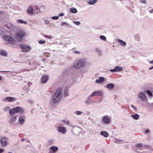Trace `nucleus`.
Segmentation results:
<instances>
[{"mask_svg":"<svg viewBox=\"0 0 153 153\" xmlns=\"http://www.w3.org/2000/svg\"><path fill=\"white\" fill-rule=\"evenodd\" d=\"M62 96V89L59 88L56 91L53 95V102L55 103L59 102L61 100Z\"/></svg>","mask_w":153,"mask_h":153,"instance_id":"1","label":"nucleus"},{"mask_svg":"<svg viewBox=\"0 0 153 153\" xmlns=\"http://www.w3.org/2000/svg\"><path fill=\"white\" fill-rule=\"evenodd\" d=\"M27 33L25 30L20 29L17 32L15 36V38L18 41L21 42L23 37L27 35Z\"/></svg>","mask_w":153,"mask_h":153,"instance_id":"2","label":"nucleus"},{"mask_svg":"<svg viewBox=\"0 0 153 153\" xmlns=\"http://www.w3.org/2000/svg\"><path fill=\"white\" fill-rule=\"evenodd\" d=\"M24 112V110L23 108L19 106H17L11 109L9 111L11 115H14L16 113L22 114Z\"/></svg>","mask_w":153,"mask_h":153,"instance_id":"3","label":"nucleus"},{"mask_svg":"<svg viewBox=\"0 0 153 153\" xmlns=\"http://www.w3.org/2000/svg\"><path fill=\"white\" fill-rule=\"evenodd\" d=\"M3 39L12 45H16L17 44L14 39L10 36H3Z\"/></svg>","mask_w":153,"mask_h":153,"instance_id":"4","label":"nucleus"},{"mask_svg":"<svg viewBox=\"0 0 153 153\" xmlns=\"http://www.w3.org/2000/svg\"><path fill=\"white\" fill-rule=\"evenodd\" d=\"M85 62V60L80 59L79 60H76L74 63V66L75 68H79L84 66Z\"/></svg>","mask_w":153,"mask_h":153,"instance_id":"5","label":"nucleus"},{"mask_svg":"<svg viewBox=\"0 0 153 153\" xmlns=\"http://www.w3.org/2000/svg\"><path fill=\"white\" fill-rule=\"evenodd\" d=\"M20 47L22 49V52H26L29 51L31 49V48L30 47L26 45H21Z\"/></svg>","mask_w":153,"mask_h":153,"instance_id":"6","label":"nucleus"},{"mask_svg":"<svg viewBox=\"0 0 153 153\" xmlns=\"http://www.w3.org/2000/svg\"><path fill=\"white\" fill-rule=\"evenodd\" d=\"M138 97L143 101H145L147 100L146 96L143 92H141L139 94Z\"/></svg>","mask_w":153,"mask_h":153,"instance_id":"7","label":"nucleus"},{"mask_svg":"<svg viewBox=\"0 0 153 153\" xmlns=\"http://www.w3.org/2000/svg\"><path fill=\"white\" fill-rule=\"evenodd\" d=\"M57 129L59 132H61L63 134L65 133L66 131V128L64 127L59 126L57 127Z\"/></svg>","mask_w":153,"mask_h":153,"instance_id":"8","label":"nucleus"},{"mask_svg":"<svg viewBox=\"0 0 153 153\" xmlns=\"http://www.w3.org/2000/svg\"><path fill=\"white\" fill-rule=\"evenodd\" d=\"M102 92L101 91H95L91 95V97L95 96H101L102 95Z\"/></svg>","mask_w":153,"mask_h":153,"instance_id":"9","label":"nucleus"},{"mask_svg":"<svg viewBox=\"0 0 153 153\" xmlns=\"http://www.w3.org/2000/svg\"><path fill=\"white\" fill-rule=\"evenodd\" d=\"M123 71V68L119 66H116L114 69H111L110 71L111 72L117 71Z\"/></svg>","mask_w":153,"mask_h":153,"instance_id":"10","label":"nucleus"},{"mask_svg":"<svg viewBox=\"0 0 153 153\" xmlns=\"http://www.w3.org/2000/svg\"><path fill=\"white\" fill-rule=\"evenodd\" d=\"M103 122L105 124H108L110 122V119L107 115L104 116L102 118Z\"/></svg>","mask_w":153,"mask_h":153,"instance_id":"11","label":"nucleus"},{"mask_svg":"<svg viewBox=\"0 0 153 153\" xmlns=\"http://www.w3.org/2000/svg\"><path fill=\"white\" fill-rule=\"evenodd\" d=\"M16 100V99L15 98L10 97H7L4 99L5 101H7L9 102H12L15 101Z\"/></svg>","mask_w":153,"mask_h":153,"instance_id":"12","label":"nucleus"},{"mask_svg":"<svg viewBox=\"0 0 153 153\" xmlns=\"http://www.w3.org/2000/svg\"><path fill=\"white\" fill-rule=\"evenodd\" d=\"M25 117L24 116H21L19 119V122L21 125L23 124L25 122Z\"/></svg>","mask_w":153,"mask_h":153,"instance_id":"13","label":"nucleus"},{"mask_svg":"<svg viewBox=\"0 0 153 153\" xmlns=\"http://www.w3.org/2000/svg\"><path fill=\"white\" fill-rule=\"evenodd\" d=\"M1 143L3 146H5L7 144V140L5 137H3L1 140Z\"/></svg>","mask_w":153,"mask_h":153,"instance_id":"14","label":"nucleus"},{"mask_svg":"<svg viewBox=\"0 0 153 153\" xmlns=\"http://www.w3.org/2000/svg\"><path fill=\"white\" fill-rule=\"evenodd\" d=\"M48 76L47 75H43L42 78V82L43 83H46L48 81Z\"/></svg>","mask_w":153,"mask_h":153,"instance_id":"15","label":"nucleus"},{"mask_svg":"<svg viewBox=\"0 0 153 153\" xmlns=\"http://www.w3.org/2000/svg\"><path fill=\"white\" fill-rule=\"evenodd\" d=\"M105 79L103 77H100L99 78V79L97 80L96 81V82L97 83L100 84L104 81Z\"/></svg>","mask_w":153,"mask_h":153,"instance_id":"16","label":"nucleus"},{"mask_svg":"<svg viewBox=\"0 0 153 153\" xmlns=\"http://www.w3.org/2000/svg\"><path fill=\"white\" fill-rule=\"evenodd\" d=\"M33 12V9L30 6L27 10V13L29 15H32Z\"/></svg>","mask_w":153,"mask_h":153,"instance_id":"17","label":"nucleus"},{"mask_svg":"<svg viewBox=\"0 0 153 153\" xmlns=\"http://www.w3.org/2000/svg\"><path fill=\"white\" fill-rule=\"evenodd\" d=\"M114 85L112 83L108 84L106 86V88L110 89H113L114 88Z\"/></svg>","mask_w":153,"mask_h":153,"instance_id":"18","label":"nucleus"},{"mask_svg":"<svg viewBox=\"0 0 153 153\" xmlns=\"http://www.w3.org/2000/svg\"><path fill=\"white\" fill-rule=\"evenodd\" d=\"M50 149L52 150L53 152H56L58 150V148L56 146H52L50 148Z\"/></svg>","mask_w":153,"mask_h":153,"instance_id":"19","label":"nucleus"},{"mask_svg":"<svg viewBox=\"0 0 153 153\" xmlns=\"http://www.w3.org/2000/svg\"><path fill=\"white\" fill-rule=\"evenodd\" d=\"M117 41L122 46H124L126 45V42L121 40L118 39Z\"/></svg>","mask_w":153,"mask_h":153,"instance_id":"20","label":"nucleus"},{"mask_svg":"<svg viewBox=\"0 0 153 153\" xmlns=\"http://www.w3.org/2000/svg\"><path fill=\"white\" fill-rule=\"evenodd\" d=\"M101 135L104 136L105 137H107L108 136V134L105 131H102L101 132Z\"/></svg>","mask_w":153,"mask_h":153,"instance_id":"21","label":"nucleus"},{"mask_svg":"<svg viewBox=\"0 0 153 153\" xmlns=\"http://www.w3.org/2000/svg\"><path fill=\"white\" fill-rule=\"evenodd\" d=\"M131 116L133 119L136 120H138L139 117V115L136 114H135L134 115H131Z\"/></svg>","mask_w":153,"mask_h":153,"instance_id":"22","label":"nucleus"},{"mask_svg":"<svg viewBox=\"0 0 153 153\" xmlns=\"http://www.w3.org/2000/svg\"><path fill=\"white\" fill-rule=\"evenodd\" d=\"M16 120V117L13 116L12 117L11 120H10V123H13Z\"/></svg>","mask_w":153,"mask_h":153,"instance_id":"23","label":"nucleus"},{"mask_svg":"<svg viewBox=\"0 0 153 153\" xmlns=\"http://www.w3.org/2000/svg\"><path fill=\"white\" fill-rule=\"evenodd\" d=\"M97 1V0H91L88 1V4H93L95 3Z\"/></svg>","mask_w":153,"mask_h":153,"instance_id":"24","label":"nucleus"},{"mask_svg":"<svg viewBox=\"0 0 153 153\" xmlns=\"http://www.w3.org/2000/svg\"><path fill=\"white\" fill-rule=\"evenodd\" d=\"M17 22L20 24H27V22H26L22 20H17Z\"/></svg>","mask_w":153,"mask_h":153,"instance_id":"25","label":"nucleus"},{"mask_svg":"<svg viewBox=\"0 0 153 153\" xmlns=\"http://www.w3.org/2000/svg\"><path fill=\"white\" fill-rule=\"evenodd\" d=\"M70 11L71 12L73 13H75L77 12L76 9L75 8H71L70 9Z\"/></svg>","mask_w":153,"mask_h":153,"instance_id":"26","label":"nucleus"},{"mask_svg":"<svg viewBox=\"0 0 153 153\" xmlns=\"http://www.w3.org/2000/svg\"><path fill=\"white\" fill-rule=\"evenodd\" d=\"M144 92H146L149 96H151V97H152V96H153L152 94V93L151 91H150L148 90L147 91H145Z\"/></svg>","mask_w":153,"mask_h":153,"instance_id":"27","label":"nucleus"},{"mask_svg":"<svg viewBox=\"0 0 153 153\" xmlns=\"http://www.w3.org/2000/svg\"><path fill=\"white\" fill-rule=\"evenodd\" d=\"M1 54L3 56H6L7 55V53L4 51H1L0 52Z\"/></svg>","mask_w":153,"mask_h":153,"instance_id":"28","label":"nucleus"},{"mask_svg":"<svg viewBox=\"0 0 153 153\" xmlns=\"http://www.w3.org/2000/svg\"><path fill=\"white\" fill-rule=\"evenodd\" d=\"M100 38L101 39L103 40V41H105L106 40V37L104 36L101 35L100 36Z\"/></svg>","mask_w":153,"mask_h":153,"instance_id":"29","label":"nucleus"},{"mask_svg":"<svg viewBox=\"0 0 153 153\" xmlns=\"http://www.w3.org/2000/svg\"><path fill=\"white\" fill-rule=\"evenodd\" d=\"M62 121L67 125H68L70 124V122L68 120H62Z\"/></svg>","mask_w":153,"mask_h":153,"instance_id":"30","label":"nucleus"},{"mask_svg":"<svg viewBox=\"0 0 153 153\" xmlns=\"http://www.w3.org/2000/svg\"><path fill=\"white\" fill-rule=\"evenodd\" d=\"M142 145L141 143H139L137 144L136 147L138 148H142Z\"/></svg>","mask_w":153,"mask_h":153,"instance_id":"31","label":"nucleus"},{"mask_svg":"<svg viewBox=\"0 0 153 153\" xmlns=\"http://www.w3.org/2000/svg\"><path fill=\"white\" fill-rule=\"evenodd\" d=\"M10 108L9 106H7V107H5L4 109V110L6 111L9 110Z\"/></svg>","mask_w":153,"mask_h":153,"instance_id":"32","label":"nucleus"},{"mask_svg":"<svg viewBox=\"0 0 153 153\" xmlns=\"http://www.w3.org/2000/svg\"><path fill=\"white\" fill-rule=\"evenodd\" d=\"M36 13H38L40 11V10L39 8L37 6H36Z\"/></svg>","mask_w":153,"mask_h":153,"instance_id":"33","label":"nucleus"},{"mask_svg":"<svg viewBox=\"0 0 153 153\" xmlns=\"http://www.w3.org/2000/svg\"><path fill=\"white\" fill-rule=\"evenodd\" d=\"M45 41H44V40L43 41L42 40H39V43L40 44H44V43H45Z\"/></svg>","mask_w":153,"mask_h":153,"instance_id":"34","label":"nucleus"},{"mask_svg":"<svg viewBox=\"0 0 153 153\" xmlns=\"http://www.w3.org/2000/svg\"><path fill=\"white\" fill-rule=\"evenodd\" d=\"M59 17L58 16H53L52 17V19H54V20H57L59 19Z\"/></svg>","mask_w":153,"mask_h":153,"instance_id":"35","label":"nucleus"},{"mask_svg":"<svg viewBox=\"0 0 153 153\" xmlns=\"http://www.w3.org/2000/svg\"><path fill=\"white\" fill-rule=\"evenodd\" d=\"M74 23L76 25H79L80 24V23L79 21H74Z\"/></svg>","mask_w":153,"mask_h":153,"instance_id":"36","label":"nucleus"},{"mask_svg":"<svg viewBox=\"0 0 153 153\" xmlns=\"http://www.w3.org/2000/svg\"><path fill=\"white\" fill-rule=\"evenodd\" d=\"M76 113L77 115H80L82 113L79 111H77L76 112Z\"/></svg>","mask_w":153,"mask_h":153,"instance_id":"37","label":"nucleus"},{"mask_svg":"<svg viewBox=\"0 0 153 153\" xmlns=\"http://www.w3.org/2000/svg\"><path fill=\"white\" fill-rule=\"evenodd\" d=\"M74 53L77 54H80V52L78 51H74Z\"/></svg>","mask_w":153,"mask_h":153,"instance_id":"38","label":"nucleus"},{"mask_svg":"<svg viewBox=\"0 0 153 153\" xmlns=\"http://www.w3.org/2000/svg\"><path fill=\"white\" fill-rule=\"evenodd\" d=\"M45 37L49 39L52 38V37L51 36H47V35H45Z\"/></svg>","mask_w":153,"mask_h":153,"instance_id":"39","label":"nucleus"},{"mask_svg":"<svg viewBox=\"0 0 153 153\" xmlns=\"http://www.w3.org/2000/svg\"><path fill=\"white\" fill-rule=\"evenodd\" d=\"M68 25V24L67 23V22H62V23H61V25Z\"/></svg>","mask_w":153,"mask_h":153,"instance_id":"40","label":"nucleus"},{"mask_svg":"<svg viewBox=\"0 0 153 153\" xmlns=\"http://www.w3.org/2000/svg\"><path fill=\"white\" fill-rule=\"evenodd\" d=\"M140 1L142 3L146 4V0H140Z\"/></svg>","mask_w":153,"mask_h":153,"instance_id":"41","label":"nucleus"},{"mask_svg":"<svg viewBox=\"0 0 153 153\" xmlns=\"http://www.w3.org/2000/svg\"><path fill=\"white\" fill-rule=\"evenodd\" d=\"M3 149H2L0 148V153H1L3 152Z\"/></svg>","mask_w":153,"mask_h":153,"instance_id":"42","label":"nucleus"},{"mask_svg":"<svg viewBox=\"0 0 153 153\" xmlns=\"http://www.w3.org/2000/svg\"><path fill=\"white\" fill-rule=\"evenodd\" d=\"M64 14L63 13H60L59 14V16H63Z\"/></svg>","mask_w":153,"mask_h":153,"instance_id":"43","label":"nucleus"},{"mask_svg":"<svg viewBox=\"0 0 153 153\" xmlns=\"http://www.w3.org/2000/svg\"><path fill=\"white\" fill-rule=\"evenodd\" d=\"M145 132L146 133H149V129H147L146 130Z\"/></svg>","mask_w":153,"mask_h":153,"instance_id":"44","label":"nucleus"},{"mask_svg":"<svg viewBox=\"0 0 153 153\" xmlns=\"http://www.w3.org/2000/svg\"><path fill=\"white\" fill-rule=\"evenodd\" d=\"M149 12L150 13H153V9H152V10H150L149 11Z\"/></svg>","mask_w":153,"mask_h":153,"instance_id":"45","label":"nucleus"},{"mask_svg":"<svg viewBox=\"0 0 153 153\" xmlns=\"http://www.w3.org/2000/svg\"><path fill=\"white\" fill-rule=\"evenodd\" d=\"M64 95L66 96H68V93L66 92H65L64 93Z\"/></svg>","mask_w":153,"mask_h":153,"instance_id":"46","label":"nucleus"},{"mask_svg":"<svg viewBox=\"0 0 153 153\" xmlns=\"http://www.w3.org/2000/svg\"><path fill=\"white\" fill-rule=\"evenodd\" d=\"M149 63L151 64H153V60L150 61Z\"/></svg>","mask_w":153,"mask_h":153,"instance_id":"47","label":"nucleus"},{"mask_svg":"<svg viewBox=\"0 0 153 153\" xmlns=\"http://www.w3.org/2000/svg\"><path fill=\"white\" fill-rule=\"evenodd\" d=\"M4 12L3 11H0V14L4 13Z\"/></svg>","mask_w":153,"mask_h":153,"instance_id":"48","label":"nucleus"},{"mask_svg":"<svg viewBox=\"0 0 153 153\" xmlns=\"http://www.w3.org/2000/svg\"><path fill=\"white\" fill-rule=\"evenodd\" d=\"M149 70H152V68H151V67H150V68H149Z\"/></svg>","mask_w":153,"mask_h":153,"instance_id":"49","label":"nucleus"},{"mask_svg":"<svg viewBox=\"0 0 153 153\" xmlns=\"http://www.w3.org/2000/svg\"><path fill=\"white\" fill-rule=\"evenodd\" d=\"M1 79H2V78H1V76H0V80H1Z\"/></svg>","mask_w":153,"mask_h":153,"instance_id":"50","label":"nucleus"},{"mask_svg":"<svg viewBox=\"0 0 153 153\" xmlns=\"http://www.w3.org/2000/svg\"><path fill=\"white\" fill-rule=\"evenodd\" d=\"M151 68H152V69H153V66L151 67Z\"/></svg>","mask_w":153,"mask_h":153,"instance_id":"51","label":"nucleus"},{"mask_svg":"<svg viewBox=\"0 0 153 153\" xmlns=\"http://www.w3.org/2000/svg\"><path fill=\"white\" fill-rule=\"evenodd\" d=\"M22 141H23L24 140V139H22Z\"/></svg>","mask_w":153,"mask_h":153,"instance_id":"52","label":"nucleus"},{"mask_svg":"<svg viewBox=\"0 0 153 153\" xmlns=\"http://www.w3.org/2000/svg\"><path fill=\"white\" fill-rule=\"evenodd\" d=\"M43 8H44V9H45V7H43Z\"/></svg>","mask_w":153,"mask_h":153,"instance_id":"53","label":"nucleus"},{"mask_svg":"<svg viewBox=\"0 0 153 153\" xmlns=\"http://www.w3.org/2000/svg\"><path fill=\"white\" fill-rule=\"evenodd\" d=\"M8 153H12V152H8Z\"/></svg>","mask_w":153,"mask_h":153,"instance_id":"54","label":"nucleus"},{"mask_svg":"<svg viewBox=\"0 0 153 153\" xmlns=\"http://www.w3.org/2000/svg\"><path fill=\"white\" fill-rule=\"evenodd\" d=\"M12 46L13 47H15V46H13V45Z\"/></svg>","mask_w":153,"mask_h":153,"instance_id":"55","label":"nucleus"},{"mask_svg":"<svg viewBox=\"0 0 153 153\" xmlns=\"http://www.w3.org/2000/svg\"><path fill=\"white\" fill-rule=\"evenodd\" d=\"M131 107H133V105H131Z\"/></svg>","mask_w":153,"mask_h":153,"instance_id":"56","label":"nucleus"}]
</instances>
